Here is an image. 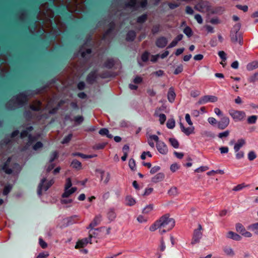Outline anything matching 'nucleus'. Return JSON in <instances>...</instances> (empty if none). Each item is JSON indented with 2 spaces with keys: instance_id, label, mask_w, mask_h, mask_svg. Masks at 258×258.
<instances>
[{
  "instance_id": "nucleus-1",
  "label": "nucleus",
  "mask_w": 258,
  "mask_h": 258,
  "mask_svg": "<svg viewBox=\"0 0 258 258\" xmlns=\"http://www.w3.org/2000/svg\"><path fill=\"white\" fill-rule=\"evenodd\" d=\"M174 223L173 219L170 218L169 214H166L156 221L150 227V230L151 231H154L158 229L159 232L162 234L171 229L174 227Z\"/></svg>"
},
{
  "instance_id": "nucleus-2",
  "label": "nucleus",
  "mask_w": 258,
  "mask_h": 258,
  "mask_svg": "<svg viewBox=\"0 0 258 258\" xmlns=\"http://www.w3.org/2000/svg\"><path fill=\"white\" fill-rule=\"evenodd\" d=\"M27 100V96L25 93H21L17 97L13 98L6 105L9 109H14L21 106L23 103Z\"/></svg>"
},
{
  "instance_id": "nucleus-3",
  "label": "nucleus",
  "mask_w": 258,
  "mask_h": 258,
  "mask_svg": "<svg viewBox=\"0 0 258 258\" xmlns=\"http://www.w3.org/2000/svg\"><path fill=\"white\" fill-rule=\"evenodd\" d=\"M229 113L232 119L235 121H242L246 117L245 112L241 110L232 109L229 110Z\"/></svg>"
},
{
  "instance_id": "nucleus-4",
  "label": "nucleus",
  "mask_w": 258,
  "mask_h": 258,
  "mask_svg": "<svg viewBox=\"0 0 258 258\" xmlns=\"http://www.w3.org/2000/svg\"><path fill=\"white\" fill-rule=\"evenodd\" d=\"M173 245V237L171 235H166L161 239L160 250L163 251L166 247H171Z\"/></svg>"
},
{
  "instance_id": "nucleus-5",
  "label": "nucleus",
  "mask_w": 258,
  "mask_h": 258,
  "mask_svg": "<svg viewBox=\"0 0 258 258\" xmlns=\"http://www.w3.org/2000/svg\"><path fill=\"white\" fill-rule=\"evenodd\" d=\"M40 10V13L38 16L39 19H43V17L41 16L42 14L44 15L45 17L52 18L53 17V13L52 11L50 9H48L47 3H45L41 5Z\"/></svg>"
},
{
  "instance_id": "nucleus-6",
  "label": "nucleus",
  "mask_w": 258,
  "mask_h": 258,
  "mask_svg": "<svg viewBox=\"0 0 258 258\" xmlns=\"http://www.w3.org/2000/svg\"><path fill=\"white\" fill-rule=\"evenodd\" d=\"M194 8L200 12L206 13L210 10L211 5L207 1H201L197 4Z\"/></svg>"
},
{
  "instance_id": "nucleus-7",
  "label": "nucleus",
  "mask_w": 258,
  "mask_h": 258,
  "mask_svg": "<svg viewBox=\"0 0 258 258\" xmlns=\"http://www.w3.org/2000/svg\"><path fill=\"white\" fill-rule=\"evenodd\" d=\"M147 5L146 0H130V2L126 4V8L137 9L139 7L144 8Z\"/></svg>"
},
{
  "instance_id": "nucleus-8",
  "label": "nucleus",
  "mask_w": 258,
  "mask_h": 258,
  "mask_svg": "<svg viewBox=\"0 0 258 258\" xmlns=\"http://www.w3.org/2000/svg\"><path fill=\"white\" fill-rule=\"evenodd\" d=\"M54 181L53 179H51L48 181H46L45 178L42 179L39 185V194L40 195L41 191L42 190H47L54 183Z\"/></svg>"
},
{
  "instance_id": "nucleus-9",
  "label": "nucleus",
  "mask_w": 258,
  "mask_h": 258,
  "mask_svg": "<svg viewBox=\"0 0 258 258\" xmlns=\"http://www.w3.org/2000/svg\"><path fill=\"white\" fill-rule=\"evenodd\" d=\"M231 39L232 42L235 44H238L241 46L243 44L242 36L238 31H233L231 32Z\"/></svg>"
},
{
  "instance_id": "nucleus-10",
  "label": "nucleus",
  "mask_w": 258,
  "mask_h": 258,
  "mask_svg": "<svg viewBox=\"0 0 258 258\" xmlns=\"http://www.w3.org/2000/svg\"><path fill=\"white\" fill-rule=\"evenodd\" d=\"M101 216L100 215H98L94 218L93 220L89 224L88 229H91V230L90 232L93 234L94 233L93 228L97 225H98L101 222Z\"/></svg>"
},
{
  "instance_id": "nucleus-11",
  "label": "nucleus",
  "mask_w": 258,
  "mask_h": 258,
  "mask_svg": "<svg viewBox=\"0 0 258 258\" xmlns=\"http://www.w3.org/2000/svg\"><path fill=\"white\" fill-rule=\"evenodd\" d=\"M202 229V227L201 224H199L198 226V228L195 230L193 240L192 241V243L194 244L198 242H199L200 239L202 237V233L201 232V230Z\"/></svg>"
},
{
  "instance_id": "nucleus-12",
  "label": "nucleus",
  "mask_w": 258,
  "mask_h": 258,
  "mask_svg": "<svg viewBox=\"0 0 258 258\" xmlns=\"http://www.w3.org/2000/svg\"><path fill=\"white\" fill-rule=\"evenodd\" d=\"M93 236L92 233H91L90 232H89V238L88 239L87 238L82 239L79 241H78L77 243L75 248H83L86 246L87 244L90 241L91 238Z\"/></svg>"
},
{
  "instance_id": "nucleus-13",
  "label": "nucleus",
  "mask_w": 258,
  "mask_h": 258,
  "mask_svg": "<svg viewBox=\"0 0 258 258\" xmlns=\"http://www.w3.org/2000/svg\"><path fill=\"white\" fill-rule=\"evenodd\" d=\"M218 100V98L215 96H212V95H206L203 97H202L200 101L199 102L201 104L206 103L207 102H216Z\"/></svg>"
},
{
  "instance_id": "nucleus-14",
  "label": "nucleus",
  "mask_w": 258,
  "mask_h": 258,
  "mask_svg": "<svg viewBox=\"0 0 258 258\" xmlns=\"http://www.w3.org/2000/svg\"><path fill=\"white\" fill-rule=\"evenodd\" d=\"M230 122V120L228 117H223L221 121L218 123V127L220 130H224L227 127Z\"/></svg>"
},
{
  "instance_id": "nucleus-15",
  "label": "nucleus",
  "mask_w": 258,
  "mask_h": 258,
  "mask_svg": "<svg viewBox=\"0 0 258 258\" xmlns=\"http://www.w3.org/2000/svg\"><path fill=\"white\" fill-rule=\"evenodd\" d=\"M157 148L159 152L163 154H166L168 151L167 147L166 145L161 141L157 144Z\"/></svg>"
},
{
  "instance_id": "nucleus-16",
  "label": "nucleus",
  "mask_w": 258,
  "mask_h": 258,
  "mask_svg": "<svg viewBox=\"0 0 258 258\" xmlns=\"http://www.w3.org/2000/svg\"><path fill=\"white\" fill-rule=\"evenodd\" d=\"M180 125L182 132H183L185 135H189L194 133L195 128L192 125L186 128L185 127L183 124L181 123H180Z\"/></svg>"
},
{
  "instance_id": "nucleus-17",
  "label": "nucleus",
  "mask_w": 258,
  "mask_h": 258,
  "mask_svg": "<svg viewBox=\"0 0 258 258\" xmlns=\"http://www.w3.org/2000/svg\"><path fill=\"white\" fill-rule=\"evenodd\" d=\"M167 39L164 37L159 38L156 41V45L160 48H163L167 45Z\"/></svg>"
},
{
  "instance_id": "nucleus-18",
  "label": "nucleus",
  "mask_w": 258,
  "mask_h": 258,
  "mask_svg": "<svg viewBox=\"0 0 258 258\" xmlns=\"http://www.w3.org/2000/svg\"><path fill=\"white\" fill-rule=\"evenodd\" d=\"M98 77V75L96 72H91L88 76L87 81L89 83L92 84Z\"/></svg>"
},
{
  "instance_id": "nucleus-19",
  "label": "nucleus",
  "mask_w": 258,
  "mask_h": 258,
  "mask_svg": "<svg viewBox=\"0 0 258 258\" xmlns=\"http://www.w3.org/2000/svg\"><path fill=\"white\" fill-rule=\"evenodd\" d=\"M77 188L76 187H73L71 188L64 189V191L62 195V198H69L70 196L74 194Z\"/></svg>"
},
{
  "instance_id": "nucleus-20",
  "label": "nucleus",
  "mask_w": 258,
  "mask_h": 258,
  "mask_svg": "<svg viewBox=\"0 0 258 258\" xmlns=\"http://www.w3.org/2000/svg\"><path fill=\"white\" fill-rule=\"evenodd\" d=\"M175 96H176V95L174 92L173 88H169V91H168V94H167V97H168V100L170 102H172L173 101H174V100L175 99Z\"/></svg>"
},
{
  "instance_id": "nucleus-21",
  "label": "nucleus",
  "mask_w": 258,
  "mask_h": 258,
  "mask_svg": "<svg viewBox=\"0 0 258 258\" xmlns=\"http://www.w3.org/2000/svg\"><path fill=\"white\" fill-rule=\"evenodd\" d=\"M227 237L235 240H240L241 239V237L238 234L232 231H229L228 233Z\"/></svg>"
},
{
  "instance_id": "nucleus-22",
  "label": "nucleus",
  "mask_w": 258,
  "mask_h": 258,
  "mask_svg": "<svg viewBox=\"0 0 258 258\" xmlns=\"http://www.w3.org/2000/svg\"><path fill=\"white\" fill-rule=\"evenodd\" d=\"M114 60L112 58L107 59L104 63V67L108 69L112 68L114 65Z\"/></svg>"
},
{
  "instance_id": "nucleus-23",
  "label": "nucleus",
  "mask_w": 258,
  "mask_h": 258,
  "mask_svg": "<svg viewBox=\"0 0 258 258\" xmlns=\"http://www.w3.org/2000/svg\"><path fill=\"white\" fill-rule=\"evenodd\" d=\"M71 166L73 168L78 170H80L82 168L81 163L77 160H74L71 163Z\"/></svg>"
},
{
  "instance_id": "nucleus-24",
  "label": "nucleus",
  "mask_w": 258,
  "mask_h": 258,
  "mask_svg": "<svg viewBox=\"0 0 258 258\" xmlns=\"http://www.w3.org/2000/svg\"><path fill=\"white\" fill-rule=\"evenodd\" d=\"M73 155L74 156H79V157H81V158H84V159L92 158L96 157V156H97L95 154L90 155H86L85 154H82V153H73Z\"/></svg>"
},
{
  "instance_id": "nucleus-25",
  "label": "nucleus",
  "mask_w": 258,
  "mask_h": 258,
  "mask_svg": "<svg viewBox=\"0 0 258 258\" xmlns=\"http://www.w3.org/2000/svg\"><path fill=\"white\" fill-rule=\"evenodd\" d=\"M73 202V200L69 198H62L61 200V204L66 205L67 206H70Z\"/></svg>"
},
{
  "instance_id": "nucleus-26",
  "label": "nucleus",
  "mask_w": 258,
  "mask_h": 258,
  "mask_svg": "<svg viewBox=\"0 0 258 258\" xmlns=\"http://www.w3.org/2000/svg\"><path fill=\"white\" fill-rule=\"evenodd\" d=\"M10 158H9L7 161L5 165L4 166L3 169L7 174H11L12 172V170L8 168V166L9 165L10 162Z\"/></svg>"
},
{
  "instance_id": "nucleus-27",
  "label": "nucleus",
  "mask_w": 258,
  "mask_h": 258,
  "mask_svg": "<svg viewBox=\"0 0 258 258\" xmlns=\"http://www.w3.org/2000/svg\"><path fill=\"white\" fill-rule=\"evenodd\" d=\"M245 142L243 140H238L237 143L234 146V150L237 152L239 149L244 145Z\"/></svg>"
},
{
  "instance_id": "nucleus-28",
  "label": "nucleus",
  "mask_w": 258,
  "mask_h": 258,
  "mask_svg": "<svg viewBox=\"0 0 258 258\" xmlns=\"http://www.w3.org/2000/svg\"><path fill=\"white\" fill-rule=\"evenodd\" d=\"M164 174L163 173H158L155 175L153 178L152 181L154 182H157L164 178Z\"/></svg>"
},
{
  "instance_id": "nucleus-29",
  "label": "nucleus",
  "mask_w": 258,
  "mask_h": 258,
  "mask_svg": "<svg viewBox=\"0 0 258 258\" xmlns=\"http://www.w3.org/2000/svg\"><path fill=\"white\" fill-rule=\"evenodd\" d=\"M125 201L126 204L130 206L135 205L136 203V201L135 199L130 196H128L126 198Z\"/></svg>"
},
{
  "instance_id": "nucleus-30",
  "label": "nucleus",
  "mask_w": 258,
  "mask_h": 258,
  "mask_svg": "<svg viewBox=\"0 0 258 258\" xmlns=\"http://www.w3.org/2000/svg\"><path fill=\"white\" fill-rule=\"evenodd\" d=\"M136 37V33L133 31H130L128 32L126 36V40L128 41H132Z\"/></svg>"
},
{
  "instance_id": "nucleus-31",
  "label": "nucleus",
  "mask_w": 258,
  "mask_h": 258,
  "mask_svg": "<svg viewBox=\"0 0 258 258\" xmlns=\"http://www.w3.org/2000/svg\"><path fill=\"white\" fill-rule=\"evenodd\" d=\"M169 141L171 145L175 148H178L179 147V143L177 140L175 138H170Z\"/></svg>"
},
{
  "instance_id": "nucleus-32",
  "label": "nucleus",
  "mask_w": 258,
  "mask_h": 258,
  "mask_svg": "<svg viewBox=\"0 0 258 258\" xmlns=\"http://www.w3.org/2000/svg\"><path fill=\"white\" fill-rule=\"evenodd\" d=\"M236 230L238 232L242 234L245 230V229L241 224L238 223L236 225Z\"/></svg>"
},
{
  "instance_id": "nucleus-33",
  "label": "nucleus",
  "mask_w": 258,
  "mask_h": 258,
  "mask_svg": "<svg viewBox=\"0 0 258 258\" xmlns=\"http://www.w3.org/2000/svg\"><path fill=\"white\" fill-rule=\"evenodd\" d=\"M107 217L110 221H113L116 217V214L114 211L110 210L107 213Z\"/></svg>"
},
{
  "instance_id": "nucleus-34",
  "label": "nucleus",
  "mask_w": 258,
  "mask_h": 258,
  "mask_svg": "<svg viewBox=\"0 0 258 258\" xmlns=\"http://www.w3.org/2000/svg\"><path fill=\"white\" fill-rule=\"evenodd\" d=\"M175 120L173 118L168 119L166 124L167 127L170 129L173 128L175 126Z\"/></svg>"
},
{
  "instance_id": "nucleus-35",
  "label": "nucleus",
  "mask_w": 258,
  "mask_h": 258,
  "mask_svg": "<svg viewBox=\"0 0 258 258\" xmlns=\"http://www.w3.org/2000/svg\"><path fill=\"white\" fill-rule=\"evenodd\" d=\"M229 134L230 131L226 130L224 132L219 133L218 135V137L221 139H225L229 136Z\"/></svg>"
},
{
  "instance_id": "nucleus-36",
  "label": "nucleus",
  "mask_w": 258,
  "mask_h": 258,
  "mask_svg": "<svg viewBox=\"0 0 258 258\" xmlns=\"http://www.w3.org/2000/svg\"><path fill=\"white\" fill-rule=\"evenodd\" d=\"M41 103L39 101H36L31 105V108L34 110H38L40 108Z\"/></svg>"
},
{
  "instance_id": "nucleus-37",
  "label": "nucleus",
  "mask_w": 258,
  "mask_h": 258,
  "mask_svg": "<svg viewBox=\"0 0 258 258\" xmlns=\"http://www.w3.org/2000/svg\"><path fill=\"white\" fill-rule=\"evenodd\" d=\"M12 189V185H6L3 190V194L4 196H7L8 194L11 191Z\"/></svg>"
},
{
  "instance_id": "nucleus-38",
  "label": "nucleus",
  "mask_w": 258,
  "mask_h": 258,
  "mask_svg": "<svg viewBox=\"0 0 258 258\" xmlns=\"http://www.w3.org/2000/svg\"><path fill=\"white\" fill-rule=\"evenodd\" d=\"M106 145V143H99V144L94 145L93 146V148L95 150L102 149L105 147Z\"/></svg>"
},
{
  "instance_id": "nucleus-39",
  "label": "nucleus",
  "mask_w": 258,
  "mask_h": 258,
  "mask_svg": "<svg viewBox=\"0 0 258 258\" xmlns=\"http://www.w3.org/2000/svg\"><path fill=\"white\" fill-rule=\"evenodd\" d=\"M168 194L171 196H175L178 194V189L176 187H172L169 190Z\"/></svg>"
},
{
  "instance_id": "nucleus-40",
  "label": "nucleus",
  "mask_w": 258,
  "mask_h": 258,
  "mask_svg": "<svg viewBox=\"0 0 258 258\" xmlns=\"http://www.w3.org/2000/svg\"><path fill=\"white\" fill-rule=\"evenodd\" d=\"M257 119V117L255 115H252L249 116L247 118V122L249 124L254 123L255 122L256 120Z\"/></svg>"
},
{
  "instance_id": "nucleus-41",
  "label": "nucleus",
  "mask_w": 258,
  "mask_h": 258,
  "mask_svg": "<svg viewBox=\"0 0 258 258\" xmlns=\"http://www.w3.org/2000/svg\"><path fill=\"white\" fill-rule=\"evenodd\" d=\"M72 137H73L72 134H69L68 136H67L63 139V140L61 142V143L62 144H65L68 143L71 140Z\"/></svg>"
},
{
  "instance_id": "nucleus-42",
  "label": "nucleus",
  "mask_w": 258,
  "mask_h": 258,
  "mask_svg": "<svg viewBox=\"0 0 258 258\" xmlns=\"http://www.w3.org/2000/svg\"><path fill=\"white\" fill-rule=\"evenodd\" d=\"M58 153L57 151H54L52 153V155H51V156L50 158V160H49V162H53V161L55 159H57L58 158Z\"/></svg>"
},
{
  "instance_id": "nucleus-43",
  "label": "nucleus",
  "mask_w": 258,
  "mask_h": 258,
  "mask_svg": "<svg viewBox=\"0 0 258 258\" xmlns=\"http://www.w3.org/2000/svg\"><path fill=\"white\" fill-rule=\"evenodd\" d=\"M257 67H258V62H252L247 65V68L248 70H252V69L256 68Z\"/></svg>"
},
{
  "instance_id": "nucleus-44",
  "label": "nucleus",
  "mask_w": 258,
  "mask_h": 258,
  "mask_svg": "<svg viewBox=\"0 0 258 258\" xmlns=\"http://www.w3.org/2000/svg\"><path fill=\"white\" fill-rule=\"evenodd\" d=\"M72 181H71V178H68L66 179V182L64 185V189H67L70 188V187L72 186Z\"/></svg>"
},
{
  "instance_id": "nucleus-45",
  "label": "nucleus",
  "mask_w": 258,
  "mask_h": 258,
  "mask_svg": "<svg viewBox=\"0 0 258 258\" xmlns=\"http://www.w3.org/2000/svg\"><path fill=\"white\" fill-rule=\"evenodd\" d=\"M183 32L188 37H190L192 35V31L190 27H186L184 29Z\"/></svg>"
},
{
  "instance_id": "nucleus-46",
  "label": "nucleus",
  "mask_w": 258,
  "mask_h": 258,
  "mask_svg": "<svg viewBox=\"0 0 258 258\" xmlns=\"http://www.w3.org/2000/svg\"><path fill=\"white\" fill-rule=\"evenodd\" d=\"M159 121L161 124H163L164 123L165 121L166 120V116L164 114H160L159 115Z\"/></svg>"
},
{
  "instance_id": "nucleus-47",
  "label": "nucleus",
  "mask_w": 258,
  "mask_h": 258,
  "mask_svg": "<svg viewBox=\"0 0 258 258\" xmlns=\"http://www.w3.org/2000/svg\"><path fill=\"white\" fill-rule=\"evenodd\" d=\"M149 53L148 52H144L141 56V59L144 62H146L148 60Z\"/></svg>"
},
{
  "instance_id": "nucleus-48",
  "label": "nucleus",
  "mask_w": 258,
  "mask_h": 258,
  "mask_svg": "<svg viewBox=\"0 0 258 258\" xmlns=\"http://www.w3.org/2000/svg\"><path fill=\"white\" fill-rule=\"evenodd\" d=\"M153 209L152 205L147 206L146 208L143 210V213L145 214H148L151 212Z\"/></svg>"
},
{
  "instance_id": "nucleus-49",
  "label": "nucleus",
  "mask_w": 258,
  "mask_h": 258,
  "mask_svg": "<svg viewBox=\"0 0 258 258\" xmlns=\"http://www.w3.org/2000/svg\"><path fill=\"white\" fill-rule=\"evenodd\" d=\"M54 167V164L52 162H50L49 164L46 166V170L47 172H50L51 170L53 169Z\"/></svg>"
},
{
  "instance_id": "nucleus-50",
  "label": "nucleus",
  "mask_w": 258,
  "mask_h": 258,
  "mask_svg": "<svg viewBox=\"0 0 258 258\" xmlns=\"http://www.w3.org/2000/svg\"><path fill=\"white\" fill-rule=\"evenodd\" d=\"M246 186V185H245L244 183L240 184H238V185H236V186H235L233 188V190L234 191H238V190L242 189L243 188H244Z\"/></svg>"
},
{
  "instance_id": "nucleus-51",
  "label": "nucleus",
  "mask_w": 258,
  "mask_h": 258,
  "mask_svg": "<svg viewBox=\"0 0 258 258\" xmlns=\"http://www.w3.org/2000/svg\"><path fill=\"white\" fill-rule=\"evenodd\" d=\"M129 166L132 170H134L136 167L135 161L133 159H131L129 160Z\"/></svg>"
},
{
  "instance_id": "nucleus-52",
  "label": "nucleus",
  "mask_w": 258,
  "mask_h": 258,
  "mask_svg": "<svg viewBox=\"0 0 258 258\" xmlns=\"http://www.w3.org/2000/svg\"><path fill=\"white\" fill-rule=\"evenodd\" d=\"M39 244L42 248H46L47 247V244L42 239L40 238L39 239Z\"/></svg>"
},
{
  "instance_id": "nucleus-53",
  "label": "nucleus",
  "mask_w": 258,
  "mask_h": 258,
  "mask_svg": "<svg viewBox=\"0 0 258 258\" xmlns=\"http://www.w3.org/2000/svg\"><path fill=\"white\" fill-rule=\"evenodd\" d=\"M248 159L252 161L256 158L255 153L253 151H250L248 155Z\"/></svg>"
},
{
  "instance_id": "nucleus-54",
  "label": "nucleus",
  "mask_w": 258,
  "mask_h": 258,
  "mask_svg": "<svg viewBox=\"0 0 258 258\" xmlns=\"http://www.w3.org/2000/svg\"><path fill=\"white\" fill-rule=\"evenodd\" d=\"M147 17L146 15H143L138 18L137 22L138 23H143L147 20Z\"/></svg>"
},
{
  "instance_id": "nucleus-55",
  "label": "nucleus",
  "mask_w": 258,
  "mask_h": 258,
  "mask_svg": "<svg viewBox=\"0 0 258 258\" xmlns=\"http://www.w3.org/2000/svg\"><path fill=\"white\" fill-rule=\"evenodd\" d=\"M148 139L151 140L153 141H155L156 143V144H157L159 142H160L159 141L158 137L156 135L150 136Z\"/></svg>"
},
{
  "instance_id": "nucleus-56",
  "label": "nucleus",
  "mask_w": 258,
  "mask_h": 258,
  "mask_svg": "<svg viewBox=\"0 0 258 258\" xmlns=\"http://www.w3.org/2000/svg\"><path fill=\"white\" fill-rule=\"evenodd\" d=\"M149 156V157H152V155L150 152H144L142 153V154L141 155V159L143 160H144L146 159V156Z\"/></svg>"
},
{
  "instance_id": "nucleus-57",
  "label": "nucleus",
  "mask_w": 258,
  "mask_h": 258,
  "mask_svg": "<svg viewBox=\"0 0 258 258\" xmlns=\"http://www.w3.org/2000/svg\"><path fill=\"white\" fill-rule=\"evenodd\" d=\"M43 146V144L40 142H37L35 145L33 146V149L35 150H37Z\"/></svg>"
},
{
  "instance_id": "nucleus-58",
  "label": "nucleus",
  "mask_w": 258,
  "mask_h": 258,
  "mask_svg": "<svg viewBox=\"0 0 258 258\" xmlns=\"http://www.w3.org/2000/svg\"><path fill=\"white\" fill-rule=\"evenodd\" d=\"M218 54L221 59L225 61L226 59V53L223 51H220L219 52Z\"/></svg>"
},
{
  "instance_id": "nucleus-59",
  "label": "nucleus",
  "mask_w": 258,
  "mask_h": 258,
  "mask_svg": "<svg viewBox=\"0 0 258 258\" xmlns=\"http://www.w3.org/2000/svg\"><path fill=\"white\" fill-rule=\"evenodd\" d=\"M99 133L101 135L108 136V134H109V131L107 128H102L99 131Z\"/></svg>"
},
{
  "instance_id": "nucleus-60",
  "label": "nucleus",
  "mask_w": 258,
  "mask_h": 258,
  "mask_svg": "<svg viewBox=\"0 0 258 258\" xmlns=\"http://www.w3.org/2000/svg\"><path fill=\"white\" fill-rule=\"evenodd\" d=\"M142 80L143 79L142 77L139 76H137L134 80V82L135 84H140L142 82Z\"/></svg>"
},
{
  "instance_id": "nucleus-61",
  "label": "nucleus",
  "mask_w": 258,
  "mask_h": 258,
  "mask_svg": "<svg viewBox=\"0 0 258 258\" xmlns=\"http://www.w3.org/2000/svg\"><path fill=\"white\" fill-rule=\"evenodd\" d=\"M236 7L238 9L243 11L244 12H247L248 10V7L247 6H245H245L237 5Z\"/></svg>"
},
{
  "instance_id": "nucleus-62",
  "label": "nucleus",
  "mask_w": 258,
  "mask_h": 258,
  "mask_svg": "<svg viewBox=\"0 0 258 258\" xmlns=\"http://www.w3.org/2000/svg\"><path fill=\"white\" fill-rule=\"evenodd\" d=\"M49 256L48 252H42L39 254L37 258H47Z\"/></svg>"
},
{
  "instance_id": "nucleus-63",
  "label": "nucleus",
  "mask_w": 258,
  "mask_h": 258,
  "mask_svg": "<svg viewBox=\"0 0 258 258\" xmlns=\"http://www.w3.org/2000/svg\"><path fill=\"white\" fill-rule=\"evenodd\" d=\"M195 18L199 24H202L203 23V19L200 15H196Z\"/></svg>"
},
{
  "instance_id": "nucleus-64",
  "label": "nucleus",
  "mask_w": 258,
  "mask_h": 258,
  "mask_svg": "<svg viewBox=\"0 0 258 258\" xmlns=\"http://www.w3.org/2000/svg\"><path fill=\"white\" fill-rule=\"evenodd\" d=\"M183 70V68H182V66L181 65L178 66L175 70L174 71V74L175 75H177L180 73L182 72Z\"/></svg>"
}]
</instances>
